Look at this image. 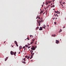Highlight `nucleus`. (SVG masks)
Masks as SVG:
<instances>
[{"mask_svg":"<svg viewBox=\"0 0 66 66\" xmlns=\"http://www.w3.org/2000/svg\"><path fill=\"white\" fill-rule=\"evenodd\" d=\"M49 6H50V5H49L48 6V7H49Z\"/></svg>","mask_w":66,"mask_h":66,"instance_id":"a19ab883","label":"nucleus"},{"mask_svg":"<svg viewBox=\"0 0 66 66\" xmlns=\"http://www.w3.org/2000/svg\"><path fill=\"white\" fill-rule=\"evenodd\" d=\"M28 45H30V44H29V43H28Z\"/></svg>","mask_w":66,"mask_h":66,"instance_id":"4c0bfd02","label":"nucleus"},{"mask_svg":"<svg viewBox=\"0 0 66 66\" xmlns=\"http://www.w3.org/2000/svg\"><path fill=\"white\" fill-rule=\"evenodd\" d=\"M32 60H31V62H32Z\"/></svg>","mask_w":66,"mask_h":66,"instance_id":"13d9d810","label":"nucleus"},{"mask_svg":"<svg viewBox=\"0 0 66 66\" xmlns=\"http://www.w3.org/2000/svg\"><path fill=\"white\" fill-rule=\"evenodd\" d=\"M43 20H41V21L42 22H43Z\"/></svg>","mask_w":66,"mask_h":66,"instance_id":"e433bc0d","label":"nucleus"},{"mask_svg":"<svg viewBox=\"0 0 66 66\" xmlns=\"http://www.w3.org/2000/svg\"><path fill=\"white\" fill-rule=\"evenodd\" d=\"M43 19V18H42V17L40 19V20H42V19Z\"/></svg>","mask_w":66,"mask_h":66,"instance_id":"c85d7f7f","label":"nucleus"},{"mask_svg":"<svg viewBox=\"0 0 66 66\" xmlns=\"http://www.w3.org/2000/svg\"><path fill=\"white\" fill-rule=\"evenodd\" d=\"M30 58V56H29L28 57H27V59H29Z\"/></svg>","mask_w":66,"mask_h":66,"instance_id":"b1692460","label":"nucleus"},{"mask_svg":"<svg viewBox=\"0 0 66 66\" xmlns=\"http://www.w3.org/2000/svg\"><path fill=\"white\" fill-rule=\"evenodd\" d=\"M42 13H43V11H41L40 12V14H41Z\"/></svg>","mask_w":66,"mask_h":66,"instance_id":"f3484780","label":"nucleus"},{"mask_svg":"<svg viewBox=\"0 0 66 66\" xmlns=\"http://www.w3.org/2000/svg\"><path fill=\"white\" fill-rule=\"evenodd\" d=\"M52 36L53 37H55L56 36V35H52Z\"/></svg>","mask_w":66,"mask_h":66,"instance_id":"ddd939ff","label":"nucleus"},{"mask_svg":"<svg viewBox=\"0 0 66 66\" xmlns=\"http://www.w3.org/2000/svg\"><path fill=\"white\" fill-rule=\"evenodd\" d=\"M54 23L55 24H56V22H54Z\"/></svg>","mask_w":66,"mask_h":66,"instance_id":"a878e982","label":"nucleus"},{"mask_svg":"<svg viewBox=\"0 0 66 66\" xmlns=\"http://www.w3.org/2000/svg\"><path fill=\"white\" fill-rule=\"evenodd\" d=\"M51 7H52V6H51Z\"/></svg>","mask_w":66,"mask_h":66,"instance_id":"774afa93","label":"nucleus"},{"mask_svg":"<svg viewBox=\"0 0 66 66\" xmlns=\"http://www.w3.org/2000/svg\"><path fill=\"white\" fill-rule=\"evenodd\" d=\"M33 43H34V42H33V41H31L30 45H31V44H33Z\"/></svg>","mask_w":66,"mask_h":66,"instance_id":"9d476101","label":"nucleus"},{"mask_svg":"<svg viewBox=\"0 0 66 66\" xmlns=\"http://www.w3.org/2000/svg\"><path fill=\"white\" fill-rule=\"evenodd\" d=\"M38 15L37 17L36 18V19H37L38 18Z\"/></svg>","mask_w":66,"mask_h":66,"instance_id":"c756f323","label":"nucleus"},{"mask_svg":"<svg viewBox=\"0 0 66 66\" xmlns=\"http://www.w3.org/2000/svg\"><path fill=\"white\" fill-rule=\"evenodd\" d=\"M27 57H28V56H25L26 58H27Z\"/></svg>","mask_w":66,"mask_h":66,"instance_id":"72a5a7b5","label":"nucleus"},{"mask_svg":"<svg viewBox=\"0 0 66 66\" xmlns=\"http://www.w3.org/2000/svg\"><path fill=\"white\" fill-rule=\"evenodd\" d=\"M14 43L15 44H17V42L16 41H15L14 42Z\"/></svg>","mask_w":66,"mask_h":66,"instance_id":"2eb2a0df","label":"nucleus"},{"mask_svg":"<svg viewBox=\"0 0 66 66\" xmlns=\"http://www.w3.org/2000/svg\"><path fill=\"white\" fill-rule=\"evenodd\" d=\"M5 43V41L4 42V43Z\"/></svg>","mask_w":66,"mask_h":66,"instance_id":"4d7b16f0","label":"nucleus"},{"mask_svg":"<svg viewBox=\"0 0 66 66\" xmlns=\"http://www.w3.org/2000/svg\"><path fill=\"white\" fill-rule=\"evenodd\" d=\"M46 28V26L45 25H44L43 26V27H42L43 28V29H45V28Z\"/></svg>","mask_w":66,"mask_h":66,"instance_id":"39448f33","label":"nucleus"},{"mask_svg":"<svg viewBox=\"0 0 66 66\" xmlns=\"http://www.w3.org/2000/svg\"><path fill=\"white\" fill-rule=\"evenodd\" d=\"M31 52H33V51L32 50Z\"/></svg>","mask_w":66,"mask_h":66,"instance_id":"052dcab7","label":"nucleus"},{"mask_svg":"<svg viewBox=\"0 0 66 66\" xmlns=\"http://www.w3.org/2000/svg\"><path fill=\"white\" fill-rule=\"evenodd\" d=\"M43 4H44V2H43Z\"/></svg>","mask_w":66,"mask_h":66,"instance_id":"e2e57ef3","label":"nucleus"},{"mask_svg":"<svg viewBox=\"0 0 66 66\" xmlns=\"http://www.w3.org/2000/svg\"><path fill=\"white\" fill-rule=\"evenodd\" d=\"M55 16H56V15L55 14H54Z\"/></svg>","mask_w":66,"mask_h":66,"instance_id":"09e8293b","label":"nucleus"},{"mask_svg":"<svg viewBox=\"0 0 66 66\" xmlns=\"http://www.w3.org/2000/svg\"><path fill=\"white\" fill-rule=\"evenodd\" d=\"M52 5V3H51V5Z\"/></svg>","mask_w":66,"mask_h":66,"instance_id":"603ef678","label":"nucleus"},{"mask_svg":"<svg viewBox=\"0 0 66 66\" xmlns=\"http://www.w3.org/2000/svg\"><path fill=\"white\" fill-rule=\"evenodd\" d=\"M16 46H17V47H18V44L17 43H16Z\"/></svg>","mask_w":66,"mask_h":66,"instance_id":"412c9836","label":"nucleus"},{"mask_svg":"<svg viewBox=\"0 0 66 66\" xmlns=\"http://www.w3.org/2000/svg\"><path fill=\"white\" fill-rule=\"evenodd\" d=\"M22 63H23L24 64H26V62L24 61H22Z\"/></svg>","mask_w":66,"mask_h":66,"instance_id":"dca6fc26","label":"nucleus"},{"mask_svg":"<svg viewBox=\"0 0 66 66\" xmlns=\"http://www.w3.org/2000/svg\"><path fill=\"white\" fill-rule=\"evenodd\" d=\"M57 19V18H56L55 19Z\"/></svg>","mask_w":66,"mask_h":66,"instance_id":"0e129e2a","label":"nucleus"},{"mask_svg":"<svg viewBox=\"0 0 66 66\" xmlns=\"http://www.w3.org/2000/svg\"><path fill=\"white\" fill-rule=\"evenodd\" d=\"M16 52H14V53L13 54H14V55H15V56H16Z\"/></svg>","mask_w":66,"mask_h":66,"instance_id":"9b49d317","label":"nucleus"},{"mask_svg":"<svg viewBox=\"0 0 66 66\" xmlns=\"http://www.w3.org/2000/svg\"><path fill=\"white\" fill-rule=\"evenodd\" d=\"M33 55H31V57L32 58L33 57Z\"/></svg>","mask_w":66,"mask_h":66,"instance_id":"5701e85b","label":"nucleus"},{"mask_svg":"<svg viewBox=\"0 0 66 66\" xmlns=\"http://www.w3.org/2000/svg\"><path fill=\"white\" fill-rule=\"evenodd\" d=\"M33 54V52H31V54Z\"/></svg>","mask_w":66,"mask_h":66,"instance_id":"c9c22d12","label":"nucleus"},{"mask_svg":"<svg viewBox=\"0 0 66 66\" xmlns=\"http://www.w3.org/2000/svg\"><path fill=\"white\" fill-rule=\"evenodd\" d=\"M19 54H20V52L19 53Z\"/></svg>","mask_w":66,"mask_h":66,"instance_id":"ea45409f","label":"nucleus"},{"mask_svg":"<svg viewBox=\"0 0 66 66\" xmlns=\"http://www.w3.org/2000/svg\"><path fill=\"white\" fill-rule=\"evenodd\" d=\"M56 16H57V17H58V16H59L58 15H57V14H56Z\"/></svg>","mask_w":66,"mask_h":66,"instance_id":"58836bf2","label":"nucleus"},{"mask_svg":"<svg viewBox=\"0 0 66 66\" xmlns=\"http://www.w3.org/2000/svg\"><path fill=\"white\" fill-rule=\"evenodd\" d=\"M52 2V1H50V3H51V2Z\"/></svg>","mask_w":66,"mask_h":66,"instance_id":"6e6d98bb","label":"nucleus"},{"mask_svg":"<svg viewBox=\"0 0 66 66\" xmlns=\"http://www.w3.org/2000/svg\"><path fill=\"white\" fill-rule=\"evenodd\" d=\"M35 48H37V46H35Z\"/></svg>","mask_w":66,"mask_h":66,"instance_id":"49530a36","label":"nucleus"},{"mask_svg":"<svg viewBox=\"0 0 66 66\" xmlns=\"http://www.w3.org/2000/svg\"><path fill=\"white\" fill-rule=\"evenodd\" d=\"M32 58L31 57L30 58V59H32Z\"/></svg>","mask_w":66,"mask_h":66,"instance_id":"c03bdc74","label":"nucleus"},{"mask_svg":"<svg viewBox=\"0 0 66 66\" xmlns=\"http://www.w3.org/2000/svg\"><path fill=\"white\" fill-rule=\"evenodd\" d=\"M45 12H44V13H43V15H44V14H45Z\"/></svg>","mask_w":66,"mask_h":66,"instance_id":"5fc2aeb1","label":"nucleus"},{"mask_svg":"<svg viewBox=\"0 0 66 66\" xmlns=\"http://www.w3.org/2000/svg\"><path fill=\"white\" fill-rule=\"evenodd\" d=\"M8 57H7L6 58V59L5 60V61H6V60H7V59H8Z\"/></svg>","mask_w":66,"mask_h":66,"instance_id":"1a4fd4ad","label":"nucleus"},{"mask_svg":"<svg viewBox=\"0 0 66 66\" xmlns=\"http://www.w3.org/2000/svg\"><path fill=\"white\" fill-rule=\"evenodd\" d=\"M24 50H26V47H25L24 48Z\"/></svg>","mask_w":66,"mask_h":66,"instance_id":"37998d69","label":"nucleus"},{"mask_svg":"<svg viewBox=\"0 0 66 66\" xmlns=\"http://www.w3.org/2000/svg\"><path fill=\"white\" fill-rule=\"evenodd\" d=\"M37 22L38 23H40L41 22V21L40 20H39L38 21V20L37 21Z\"/></svg>","mask_w":66,"mask_h":66,"instance_id":"20e7f679","label":"nucleus"},{"mask_svg":"<svg viewBox=\"0 0 66 66\" xmlns=\"http://www.w3.org/2000/svg\"><path fill=\"white\" fill-rule=\"evenodd\" d=\"M46 9H48V7H46Z\"/></svg>","mask_w":66,"mask_h":66,"instance_id":"69168bd1","label":"nucleus"},{"mask_svg":"<svg viewBox=\"0 0 66 66\" xmlns=\"http://www.w3.org/2000/svg\"><path fill=\"white\" fill-rule=\"evenodd\" d=\"M64 28H65V26H64V27L63 28L64 29Z\"/></svg>","mask_w":66,"mask_h":66,"instance_id":"bf43d9fd","label":"nucleus"},{"mask_svg":"<svg viewBox=\"0 0 66 66\" xmlns=\"http://www.w3.org/2000/svg\"><path fill=\"white\" fill-rule=\"evenodd\" d=\"M14 52H13V51H11L10 52V54L11 55H13L14 54Z\"/></svg>","mask_w":66,"mask_h":66,"instance_id":"f03ea898","label":"nucleus"},{"mask_svg":"<svg viewBox=\"0 0 66 66\" xmlns=\"http://www.w3.org/2000/svg\"><path fill=\"white\" fill-rule=\"evenodd\" d=\"M38 19H40V17H39H39H38Z\"/></svg>","mask_w":66,"mask_h":66,"instance_id":"f704fd0d","label":"nucleus"},{"mask_svg":"<svg viewBox=\"0 0 66 66\" xmlns=\"http://www.w3.org/2000/svg\"><path fill=\"white\" fill-rule=\"evenodd\" d=\"M31 50H35V47H32V48H31Z\"/></svg>","mask_w":66,"mask_h":66,"instance_id":"f257e3e1","label":"nucleus"},{"mask_svg":"<svg viewBox=\"0 0 66 66\" xmlns=\"http://www.w3.org/2000/svg\"><path fill=\"white\" fill-rule=\"evenodd\" d=\"M54 0H53V2H54Z\"/></svg>","mask_w":66,"mask_h":66,"instance_id":"a18cd8bd","label":"nucleus"},{"mask_svg":"<svg viewBox=\"0 0 66 66\" xmlns=\"http://www.w3.org/2000/svg\"><path fill=\"white\" fill-rule=\"evenodd\" d=\"M54 6H55L54 5L52 7H54Z\"/></svg>","mask_w":66,"mask_h":66,"instance_id":"473e14b6","label":"nucleus"},{"mask_svg":"<svg viewBox=\"0 0 66 66\" xmlns=\"http://www.w3.org/2000/svg\"><path fill=\"white\" fill-rule=\"evenodd\" d=\"M56 44H58L59 43V41L57 40H56Z\"/></svg>","mask_w":66,"mask_h":66,"instance_id":"7ed1b4c3","label":"nucleus"},{"mask_svg":"<svg viewBox=\"0 0 66 66\" xmlns=\"http://www.w3.org/2000/svg\"><path fill=\"white\" fill-rule=\"evenodd\" d=\"M55 12L56 13H57V12L56 11H55Z\"/></svg>","mask_w":66,"mask_h":66,"instance_id":"cd10ccee","label":"nucleus"},{"mask_svg":"<svg viewBox=\"0 0 66 66\" xmlns=\"http://www.w3.org/2000/svg\"><path fill=\"white\" fill-rule=\"evenodd\" d=\"M43 30V28L42 27H40V28L39 29V30L40 31H41Z\"/></svg>","mask_w":66,"mask_h":66,"instance_id":"423d86ee","label":"nucleus"},{"mask_svg":"<svg viewBox=\"0 0 66 66\" xmlns=\"http://www.w3.org/2000/svg\"><path fill=\"white\" fill-rule=\"evenodd\" d=\"M40 26V23H39V26Z\"/></svg>","mask_w":66,"mask_h":66,"instance_id":"393cba45","label":"nucleus"},{"mask_svg":"<svg viewBox=\"0 0 66 66\" xmlns=\"http://www.w3.org/2000/svg\"><path fill=\"white\" fill-rule=\"evenodd\" d=\"M42 7H43V6H44V5H42Z\"/></svg>","mask_w":66,"mask_h":66,"instance_id":"79ce46f5","label":"nucleus"},{"mask_svg":"<svg viewBox=\"0 0 66 66\" xmlns=\"http://www.w3.org/2000/svg\"><path fill=\"white\" fill-rule=\"evenodd\" d=\"M53 19H55V18H53Z\"/></svg>","mask_w":66,"mask_h":66,"instance_id":"864d4df0","label":"nucleus"},{"mask_svg":"<svg viewBox=\"0 0 66 66\" xmlns=\"http://www.w3.org/2000/svg\"><path fill=\"white\" fill-rule=\"evenodd\" d=\"M34 54V53H33L32 55L33 56Z\"/></svg>","mask_w":66,"mask_h":66,"instance_id":"2f4dec72","label":"nucleus"},{"mask_svg":"<svg viewBox=\"0 0 66 66\" xmlns=\"http://www.w3.org/2000/svg\"><path fill=\"white\" fill-rule=\"evenodd\" d=\"M19 50H20V49H22V47H21V46H19Z\"/></svg>","mask_w":66,"mask_h":66,"instance_id":"0eeeda50","label":"nucleus"},{"mask_svg":"<svg viewBox=\"0 0 66 66\" xmlns=\"http://www.w3.org/2000/svg\"><path fill=\"white\" fill-rule=\"evenodd\" d=\"M46 5H48V3L47 1H46Z\"/></svg>","mask_w":66,"mask_h":66,"instance_id":"f8f14e48","label":"nucleus"},{"mask_svg":"<svg viewBox=\"0 0 66 66\" xmlns=\"http://www.w3.org/2000/svg\"><path fill=\"white\" fill-rule=\"evenodd\" d=\"M38 29H39V27H38L36 28V30H37Z\"/></svg>","mask_w":66,"mask_h":66,"instance_id":"aec40b11","label":"nucleus"},{"mask_svg":"<svg viewBox=\"0 0 66 66\" xmlns=\"http://www.w3.org/2000/svg\"><path fill=\"white\" fill-rule=\"evenodd\" d=\"M60 12H59V14H60Z\"/></svg>","mask_w":66,"mask_h":66,"instance_id":"680f3d73","label":"nucleus"},{"mask_svg":"<svg viewBox=\"0 0 66 66\" xmlns=\"http://www.w3.org/2000/svg\"><path fill=\"white\" fill-rule=\"evenodd\" d=\"M47 2L48 3H50V1H47Z\"/></svg>","mask_w":66,"mask_h":66,"instance_id":"a211bd4d","label":"nucleus"},{"mask_svg":"<svg viewBox=\"0 0 66 66\" xmlns=\"http://www.w3.org/2000/svg\"><path fill=\"white\" fill-rule=\"evenodd\" d=\"M25 61V62H26V59L25 58H24V60H23Z\"/></svg>","mask_w":66,"mask_h":66,"instance_id":"bb28decb","label":"nucleus"},{"mask_svg":"<svg viewBox=\"0 0 66 66\" xmlns=\"http://www.w3.org/2000/svg\"><path fill=\"white\" fill-rule=\"evenodd\" d=\"M31 36H30V37H31Z\"/></svg>","mask_w":66,"mask_h":66,"instance_id":"3c124183","label":"nucleus"},{"mask_svg":"<svg viewBox=\"0 0 66 66\" xmlns=\"http://www.w3.org/2000/svg\"><path fill=\"white\" fill-rule=\"evenodd\" d=\"M26 48V46H23L22 48V49H23V48Z\"/></svg>","mask_w":66,"mask_h":66,"instance_id":"4be33fe9","label":"nucleus"},{"mask_svg":"<svg viewBox=\"0 0 66 66\" xmlns=\"http://www.w3.org/2000/svg\"><path fill=\"white\" fill-rule=\"evenodd\" d=\"M25 47H27V48L29 47V45H26L25 46Z\"/></svg>","mask_w":66,"mask_h":66,"instance_id":"4468645a","label":"nucleus"},{"mask_svg":"<svg viewBox=\"0 0 66 66\" xmlns=\"http://www.w3.org/2000/svg\"><path fill=\"white\" fill-rule=\"evenodd\" d=\"M34 40H35V39H33L31 41H32V42H34Z\"/></svg>","mask_w":66,"mask_h":66,"instance_id":"6ab92c4d","label":"nucleus"},{"mask_svg":"<svg viewBox=\"0 0 66 66\" xmlns=\"http://www.w3.org/2000/svg\"><path fill=\"white\" fill-rule=\"evenodd\" d=\"M31 47V46H29L28 48V49H29V48H30Z\"/></svg>","mask_w":66,"mask_h":66,"instance_id":"7c9ffc66","label":"nucleus"},{"mask_svg":"<svg viewBox=\"0 0 66 66\" xmlns=\"http://www.w3.org/2000/svg\"><path fill=\"white\" fill-rule=\"evenodd\" d=\"M29 39H29V38H28V40H29Z\"/></svg>","mask_w":66,"mask_h":66,"instance_id":"8fccbe9b","label":"nucleus"},{"mask_svg":"<svg viewBox=\"0 0 66 66\" xmlns=\"http://www.w3.org/2000/svg\"><path fill=\"white\" fill-rule=\"evenodd\" d=\"M63 3V4H65V3L64 2V3Z\"/></svg>","mask_w":66,"mask_h":66,"instance_id":"de8ad7c7","label":"nucleus"},{"mask_svg":"<svg viewBox=\"0 0 66 66\" xmlns=\"http://www.w3.org/2000/svg\"><path fill=\"white\" fill-rule=\"evenodd\" d=\"M12 47H13V46H12Z\"/></svg>","mask_w":66,"mask_h":66,"instance_id":"338daca9","label":"nucleus"},{"mask_svg":"<svg viewBox=\"0 0 66 66\" xmlns=\"http://www.w3.org/2000/svg\"><path fill=\"white\" fill-rule=\"evenodd\" d=\"M62 29H60V31H59V33H60V32H62Z\"/></svg>","mask_w":66,"mask_h":66,"instance_id":"6e6552de","label":"nucleus"}]
</instances>
